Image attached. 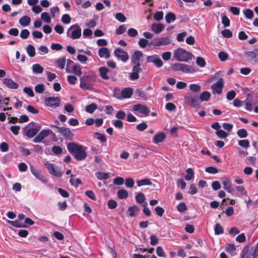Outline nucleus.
<instances>
[{
    "label": "nucleus",
    "mask_w": 258,
    "mask_h": 258,
    "mask_svg": "<svg viewBox=\"0 0 258 258\" xmlns=\"http://www.w3.org/2000/svg\"><path fill=\"white\" fill-rule=\"evenodd\" d=\"M44 166L48 170L49 173L51 174L56 177L61 176L62 172H61L60 169L54 164L49 162H46L44 163Z\"/></svg>",
    "instance_id": "7"
},
{
    "label": "nucleus",
    "mask_w": 258,
    "mask_h": 258,
    "mask_svg": "<svg viewBox=\"0 0 258 258\" xmlns=\"http://www.w3.org/2000/svg\"><path fill=\"white\" fill-rule=\"evenodd\" d=\"M243 14L245 17L248 19H251L253 17V11L249 9H245L243 11Z\"/></svg>",
    "instance_id": "43"
},
{
    "label": "nucleus",
    "mask_w": 258,
    "mask_h": 258,
    "mask_svg": "<svg viewBox=\"0 0 258 258\" xmlns=\"http://www.w3.org/2000/svg\"><path fill=\"white\" fill-rule=\"evenodd\" d=\"M97 178L99 180L107 179L109 178L108 174L103 172H99L96 174Z\"/></svg>",
    "instance_id": "45"
},
{
    "label": "nucleus",
    "mask_w": 258,
    "mask_h": 258,
    "mask_svg": "<svg viewBox=\"0 0 258 258\" xmlns=\"http://www.w3.org/2000/svg\"><path fill=\"white\" fill-rule=\"evenodd\" d=\"M137 184L138 186L143 185H150L152 184V182L149 178H144L141 180H138L136 181Z\"/></svg>",
    "instance_id": "31"
},
{
    "label": "nucleus",
    "mask_w": 258,
    "mask_h": 258,
    "mask_svg": "<svg viewBox=\"0 0 258 258\" xmlns=\"http://www.w3.org/2000/svg\"><path fill=\"white\" fill-rule=\"evenodd\" d=\"M176 19L175 15L172 13H168L165 16V20L167 23H170Z\"/></svg>",
    "instance_id": "39"
},
{
    "label": "nucleus",
    "mask_w": 258,
    "mask_h": 258,
    "mask_svg": "<svg viewBox=\"0 0 258 258\" xmlns=\"http://www.w3.org/2000/svg\"><path fill=\"white\" fill-rule=\"evenodd\" d=\"M99 72L100 77L104 80H108L109 79L107 74L109 70L106 67H100L99 69Z\"/></svg>",
    "instance_id": "28"
},
{
    "label": "nucleus",
    "mask_w": 258,
    "mask_h": 258,
    "mask_svg": "<svg viewBox=\"0 0 258 258\" xmlns=\"http://www.w3.org/2000/svg\"><path fill=\"white\" fill-rule=\"evenodd\" d=\"M143 56L141 51L136 50L132 54L131 59L132 64H141V59Z\"/></svg>",
    "instance_id": "16"
},
{
    "label": "nucleus",
    "mask_w": 258,
    "mask_h": 258,
    "mask_svg": "<svg viewBox=\"0 0 258 258\" xmlns=\"http://www.w3.org/2000/svg\"><path fill=\"white\" fill-rule=\"evenodd\" d=\"M216 135L221 139L226 138L228 134L222 130H218L216 132Z\"/></svg>",
    "instance_id": "52"
},
{
    "label": "nucleus",
    "mask_w": 258,
    "mask_h": 258,
    "mask_svg": "<svg viewBox=\"0 0 258 258\" xmlns=\"http://www.w3.org/2000/svg\"><path fill=\"white\" fill-rule=\"evenodd\" d=\"M138 44L141 48H145L147 46L151 45L149 41L144 38H140L139 40Z\"/></svg>",
    "instance_id": "44"
},
{
    "label": "nucleus",
    "mask_w": 258,
    "mask_h": 258,
    "mask_svg": "<svg viewBox=\"0 0 258 258\" xmlns=\"http://www.w3.org/2000/svg\"><path fill=\"white\" fill-rule=\"evenodd\" d=\"M135 199L138 203L142 204L145 202L146 198L144 194L142 192H139L136 195Z\"/></svg>",
    "instance_id": "37"
},
{
    "label": "nucleus",
    "mask_w": 258,
    "mask_h": 258,
    "mask_svg": "<svg viewBox=\"0 0 258 258\" xmlns=\"http://www.w3.org/2000/svg\"><path fill=\"white\" fill-rule=\"evenodd\" d=\"M133 109L134 111H139L145 115H148L150 112L149 109L146 106L140 104L134 105Z\"/></svg>",
    "instance_id": "21"
},
{
    "label": "nucleus",
    "mask_w": 258,
    "mask_h": 258,
    "mask_svg": "<svg viewBox=\"0 0 258 258\" xmlns=\"http://www.w3.org/2000/svg\"><path fill=\"white\" fill-rule=\"evenodd\" d=\"M189 89L194 92H197L201 89V86L198 84H192L189 85Z\"/></svg>",
    "instance_id": "60"
},
{
    "label": "nucleus",
    "mask_w": 258,
    "mask_h": 258,
    "mask_svg": "<svg viewBox=\"0 0 258 258\" xmlns=\"http://www.w3.org/2000/svg\"><path fill=\"white\" fill-rule=\"evenodd\" d=\"M222 184L225 190L230 194H233V189L232 187V183L230 178H226L222 181Z\"/></svg>",
    "instance_id": "24"
},
{
    "label": "nucleus",
    "mask_w": 258,
    "mask_h": 258,
    "mask_svg": "<svg viewBox=\"0 0 258 258\" xmlns=\"http://www.w3.org/2000/svg\"><path fill=\"white\" fill-rule=\"evenodd\" d=\"M164 29V25L160 23H153L151 25V30L156 34L160 33Z\"/></svg>",
    "instance_id": "27"
},
{
    "label": "nucleus",
    "mask_w": 258,
    "mask_h": 258,
    "mask_svg": "<svg viewBox=\"0 0 258 258\" xmlns=\"http://www.w3.org/2000/svg\"><path fill=\"white\" fill-rule=\"evenodd\" d=\"M173 70L181 71L183 73H193L195 72V69L191 66L184 63H175L171 66Z\"/></svg>",
    "instance_id": "5"
},
{
    "label": "nucleus",
    "mask_w": 258,
    "mask_h": 258,
    "mask_svg": "<svg viewBox=\"0 0 258 258\" xmlns=\"http://www.w3.org/2000/svg\"><path fill=\"white\" fill-rule=\"evenodd\" d=\"M31 22V19L27 16H23L19 20V24L23 27H26L29 25Z\"/></svg>",
    "instance_id": "30"
},
{
    "label": "nucleus",
    "mask_w": 258,
    "mask_h": 258,
    "mask_svg": "<svg viewBox=\"0 0 258 258\" xmlns=\"http://www.w3.org/2000/svg\"><path fill=\"white\" fill-rule=\"evenodd\" d=\"M45 90L44 85L42 84H39L35 86V91L36 93H42Z\"/></svg>",
    "instance_id": "54"
},
{
    "label": "nucleus",
    "mask_w": 258,
    "mask_h": 258,
    "mask_svg": "<svg viewBox=\"0 0 258 258\" xmlns=\"http://www.w3.org/2000/svg\"><path fill=\"white\" fill-rule=\"evenodd\" d=\"M97 80V75L94 72H89L80 78V87L83 90H91Z\"/></svg>",
    "instance_id": "2"
},
{
    "label": "nucleus",
    "mask_w": 258,
    "mask_h": 258,
    "mask_svg": "<svg viewBox=\"0 0 258 258\" xmlns=\"http://www.w3.org/2000/svg\"><path fill=\"white\" fill-rule=\"evenodd\" d=\"M49 130H42L33 139L34 143L41 142L45 137L48 136L50 133Z\"/></svg>",
    "instance_id": "20"
},
{
    "label": "nucleus",
    "mask_w": 258,
    "mask_h": 258,
    "mask_svg": "<svg viewBox=\"0 0 258 258\" xmlns=\"http://www.w3.org/2000/svg\"><path fill=\"white\" fill-rule=\"evenodd\" d=\"M237 134L241 138H246L247 136V133L246 131L243 128L237 131Z\"/></svg>",
    "instance_id": "58"
},
{
    "label": "nucleus",
    "mask_w": 258,
    "mask_h": 258,
    "mask_svg": "<svg viewBox=\"0 0 258 258\" xmlns=\"http://www.w3.org/2000/svg\"><path fill=\"white\" fill-rule=\"evenodd\" d=\"M67 148L69 152L72 154L77 160H83L87 157V148L75 143H69Z\"/></svg>",
    "instance_id": "1"
},
{
    "label": "nucleus",
    "mask_w": 258,
    "mask_h": 258,
    "mask_svg": "<svg viewBox=\"0 0 258 258\" xmlns=\"http://www.w3.org/2000/svg\"><path fill=\"white\" fill-rule=\"evenodd\" d=\"M117 197L120 199H124L128 197V194L127 190L121 189L118 190L117 193Z\"/></svg>",
    "instance_id": "34"
},
{
    "label": "nucleus",
    "mask_w": 258,
    "mask_h": 258,
    "mask_svg": "<svg viewBox=\"0 0 258 258\" xmlns=\"http://www.w3.org/2000/svg\"><path fill=\"white\" fill-rule=\"evenodd\" d=\"M177 209L178 212L183 213L187 210V207L184 203H180L177 206Z\"/></svg>",
    "instance_id": "51"
},
{
    "label": "nucleus",
    "mask_w": 258,
    "mask_h": 258,
    "mask_svg": "<svg viewBox=\"0 0 258 258\" xmlns=\"http://www.w3.org/2000/svg\"><path fill=\"white\" fill-rule=\"evenodd\" d=\"M30 170L31 173L34 176V177L39 179L43 183H47V180L45 177L41 173V172L36 169L33 166L31 165L30 167Z\"/></svg>",
    "instance_id": "15"
},
{
    "label": "nucleus",
    "mask_w": 258,
    "mask_h": 258,
    "mask_svg": "<svg viewBox=\"0 0 258 258\" xmlns=\"http://www.w3.org/2000/svg\"><path fill=\"white\" fill-rule=\"evenodd\" d=\"M72 70H69V67L66 69V71L69 73H73L77 76H81L82 74L81 67L79 64L74 62L73 66L72 67Z\"/></svg>",
    "instance_id": "22"
},
{
    "label": "nucleus",
    "mask_w": 258,
    "mask_h": 258,
    "mask_svg": "<svg viewBox=\"0 0 258 258\" xmlns=\"http://www.w3.org/2000/svg\"><path fill=\"white\" fill-rule=\"evenodd\" d=\"M2 82L6 87L11 89H17L19 87V84L10 78L3 79Z\"/></svg>",
    "instance_id": "19"
},
{
    "label": "nucleus",
    "mask_w": 258,
    "mask_h": 258,
    "mask_svg": "<svg viewBox=\"0 0 258 258\" xmlns=\"http://www.w3.org/2000/svg\"><path fill=\"white\" fill-rule=\"evenodd\" d=\"M224 80L223 79H220L218 82L214 83L211 86V89L213 94H220L222 92V89L224 87Z\"/></svg>",
    "instance_id": "14"
},
{
    "label": "nucleus",
    "mask_w": 258,
    "mask_h": 258,
    "mask_svg": "<svg viewBox=\"0 0 258 258\" xmlns=\"http://www.w3.org/2000/svg\"><path fill=\"white\" fill-rule=\"evenodd\" d=\"M173 57L178 61L187 62L192 59V54L182 48H178L174 50Z\"/></svg>",
    "instance_id": "3"
},
{
    "label": "nucleus",
    "mask_w": 258,
    "mask_h": 258,
    "mask_svg": "<svg viewBox=\"0 0 258 258\" xmlns=\"http://www.w3.org/2000/svg\"><path fill=\"white\" fill-rule=\"evenodd\" d=\"M228 54L224 51H220L218 54L219 59L222 61H225L228 58Z\"/></svg>",
    "instance_id": "61"
},
{
    "label": "nucleus",
    "mask_w": 258,
    "mask_h": 258,
    "mask_svg": "<svg viewBox=\"0 0 258 258\" xmlns=\"http://www.w3.org/2000/svg\"><path fill=\"white\" fill-rule=\"evenodd\" d=\"M97 106L95 103H91L86 106L85 110L89 113H92L97 109Z\"/></svg>",
    "instance_id": "40"
},
{
    "label": "nucleus",
    "mask_w": 258,
    "mask_h": 258,
    "mask_svg": "<svg viewBox=\"0 0 258 258\" xmlns=\"http://www.w3.org/2000/svg\"><path fill=\"white\" fill-rule=\"evenodd\" d=\"M222 23L225 27H227L230 26V20L225 15L222 16Z\"/></svg>",
    "instance_id": "50"
},
{
    "label": "nucleus",
    "mask_w": 258,
    "mask_h": 258,
    "mask_svg": "<svg viewBox=\"0 0 258 258\" xmlns=\"http://www.w3.org/2000/svg\"><path fill=\"white\" fill-rule=\"evenodd\" d=\"M114 55L118 60H120L123 62H126L129 59L128 53L121 48H117L114 51Z\"/></svg>",
    "instance_id": "8"
},
{
    "label": "nucleus",
    "mask_w": 258,
    "mask_h": 258,
    "mask_svg": "<svg viewBox=\"0 0 258 258\" xmlns=\"http://www.w3.org/2000/svg\"><path fill=\"white\" fill-rule=\"evenodd\" d=\"M142 71L141 64H133L132 72L130 76V79L132 80L138 79L139 78V73Z\"/></svg>",
    "instance_id": "18"
},
{
    "label": "nucleus",
    "mask_w": 258,
    "mask_h": 258,
    "mask_svg": "<svg viewBox=\"0 0 258 258\" xmlns=\"http://www.w3.org/2000/svg\"><path fill=\"white\" fill-rule=\"evenodd\" d=\"M61 21L64 24H69L71 21V18L68 14H64L61 18Z\"/></svg>",
    "instance_id": "64"
},
{
    "label": "nucleus",
    "mask_w": 258,
    "mask_h": 258,
    "mask_svg": "<svg viewBox=\"0 0 258 258\" xmlns=\"http://www.w3.org/2000/svg\"><path fill=\"white\" fill-rule=\"evenodd\" d=\"M211 97V94L208 91L203 92L200 96V99L202 101H207Z\"/></svg>",
    "instance_id": "38"
},
{
    "label": "nucleus",
    "mask_w": 258,
    "mask_h": 258,
    "mask_svg": "<svg viewBox=\"0 0 258 258\" xmlns=\"http://www.w3.org/2000/svg\"><path fill=\"white\" fill-rule=\"evenodd\" d=\"M223 37L227 38H231L232 36V32L229 29H225L221 32Z\"/></svg>",
    "instance_id": "56"
},
{
    "label": "nucleus",
    "mask_w": 258,
    "mask_h": 258,
    "mask_svg": "<svg viewBox=\"0 0 258 258\" xmlns=\"http://www.w3.org/2000/svg\"><path fill=\"white\" fill-rule=\"evenodd\" d=\"M26 51L30 57H33L35 55V47L31 44H29L27 46Z\"/></svg>",
    "instance_id": "36"
},
{
    "label": "nucleus",
    "mask_w": 258,
    "mask_h": 258,
    "mask_svg": "<svg viewBox=\"0 0 258 258\" xmlns=\"http://www.w3.org/2000/svg\"><path fill=\"white\" fill-rule=\"evenodd\" d=\"M115 18L120 22H124L126 21V18L121 13H117L115 14Z\"/></svg>",
    "instance_id": "49"
},
{
    "label": "nucleus",
    "mask_w": 258,
    "mask_h": 258,
    "mask_svg": "<svg viewBox=\"0 0 258 258\" xmlns=\"http://www.w3.org/2000/svg\"><path fill=\"white\" fill-rule=\"evenodd\" d=\"M166 137L165 133L163 132H158L154 135L153 142L155 144H158L163 142Z\"/></svg>",
    "instance_id": "23"
},
{
    "label": "nucleus",
    "mask_w": 258,
    "mask_h": 258,
    "mask_svg": "<svg viewBox=\"0 0 258 258\" xmlns=\"http://www.w3.org/2000/svg\"><path fill=\"white\" fill-rule=\"evenodd\" d=\"M138 31L134 28H130L127 31V34L131 37H134L138 35Z\"/></svg>",
    "instance_id": "59"
},
{
    "label": "nucleus",
    "mask_w": 258,
    "mask_h": 258,
    "mask_svg": "<svg viewBox=\"0 0 258 258\" xmlns=\"http://www.w3.org/2000/svg\"><path fill=\"white\" fill-rule=\"evenodd\" d=\"M236 189L237 191L238 196H246L247 192L244 187L242 186H237L236 187Z\"/></svg>",
    "instance_id": "42"
},
{
    "label": "nucleus",
    "mask_w": 258,
    "mask_h": 258,
    "mask_svg": "<svg viewBox=\"0 0 258 258\" xmlns=\"http://www.w3.org/2000/svg\"><path fill=\"white\" fill-rule=\"evenodd\" d=\"M147 61L148 62L154 63L158 68H160L163 65L162 61L157 54L148 56Z\"/></svg>",
    "instance_id": "17"
},
{
    "label": "nucleus",
    "mask_w": 258,
    "mask_h": 258,
    "mask_svg": "<svg viewBox=\"0 0 258 258\" xmlns=\"http://www.w3.org/2000/svg\"><path fill=\"white\" fill-rule=\"evenodd\" d=\"M240 258H258V243L254 247L247 245L243 247Z\"/></svg>",
    "instance_id": "4"
},
{
    "label": "nucleus",
    "mask_w": 258,
    "mask_h": 258,
    "mask_svg": "<svg viewBox=\"0 0 258 258\" xmlns=\"http://www.w3.org/2000/svg\"><path fill=\"white\" fill-rule=\"evenodd\" d=\"M163 18V12L162 11H158L155 13L154 15V19L156 21H160Z\"/></svg>",
    "instance_id": "57"
},
{
    "label": "nucleus",
    "mask_w": 258,
    "mask_h": 258,
    "mask_svg": "<svg viewBox=\"0 0 258 258\" xmlns=\"http://www.w3.org/2000/svg\"><path fill=\"white\" fill-rule=\"evenodd\" d=\"M125 184L127 187L132 188L134 185V180L132 178H127L125 179Z\"/></svg>",
    "instance_id": "53"
},
{
    "label": "nucleus",
    "mask_w": 258,
    "mask_h": 258,
    "mask_svg": "<svg viewBox=\"0 0 258 258\" xmlns=\"http://www.w3.org/2000/svg\"><path fill=\"white\" fill-rule=\"evenodd\" d=\"M41 19L46 23H49L51 21V19L48 15V14L46 12H43L41 15Z\"/></svg>",
    "instance_id": "46"
},
{
    "label": "nucleus",
    "mask_w": 258,
    "mask_h": 258,
    "mask_svg": "<svg viewBox=\"0 0 258 258\" xmlns=\"http://www.w3.org/2000/svg\"><path fill=\"white\" fill-rule=\"evenodd\" d=\"M171 42L170 37H161L154 39L151 42L150 44L155 46H161L168 45Z\"/></svg>",
    "instance_id": "9"
},
{
    "label": "nucleus",
    "mask_w": 258,
    "mask_h": 258,
    "mask_svg": "<svg viewBox=\"0 0 258 258\" xmlns=\"http://www.w3.org/2000/svg\"><path fill=\"white\" fill-rule=\"evenodd\" d=\"M225 250L231 255H234L237 253V248L233 243H228L226 246Z\"/></svg>",
    "instance_id": "25"
},
{
    "label": "nucleus",
    "mask_w": 258,
    "mask_h": 258,
    "mask_svg": "<svg viewBox=\"0 0 258 258\" xmlns=\"http://www.w3.org/2000/svg\"><path fill=\"white\" fill-rule=\"evenodd\" d=\"M215 232L216 234H222L224 232L223 227L220 224H216L214 228Z\"/></svg>",
    "instance_id": "48"
},
{
    "label": "nucleus",
    "mask_w": 258,
    "mask_h": 258,
    "mask_svg": "<svg viewBox=\"0 0 258 258\" xmlns=\"http://www.w3.org/2000/svg\"><path fill=\"white\" fill-rule=\"evenodd\" d=\"M244 55L247 61L252 64L258 63L257 54L253 51H245Z\"/></svg>",
    "instance_id": "13"
},
{
    "label": "nucleus",
    "mask_w": 258,
    "mask_h": 258,
    "mask_svg": "<svg viewBox=\"0 0 258 258\" xmlns=\"http://www.w3.org/2000/svg\"><path fill=\"white\" fill-rule=\"evenodd\" d=\"M126 30V27L124 25L119 26L116 30V33L118 35L123 34Z\"/></svg>",
    "instance_id": "63"
},
{
    "label": "nucleus",
    "mask_w": 258,
    "mask_h": 258,
    "mask_svg": "<svg viewBox=\"0 0 258 258\" xmlns=\"http://www.w3.org/2000/svg\"><path fill=\"white\" fill-rule=\"evenodd\" d=\"M44 102L47 106L55 108L60 105V99L58 97H48L45 99Z\"/></svg>",
    "instance_id": "10"
},
{
    "label": "nucleus",
    "mask_w": 258,
    "mask_h": 258,
    "mask_svg": "<svg viewBox=\"0 0 258 258\" xmlns=\"http://www.w3.org/2000/svg\"><path fill=\"white\" fill-rule=\"evenodd\" d=\"M207 172L212 174H216L218 172V170L217 168L213 166L208 167L205 169Z\"/></svg>",
    "instance_id": "62"
},
{
    "label": "nucleus",
    "mask_w": 258,
    "mask_h": 258,
    "mask_svg": "<svg viewBox=\"0 0 258 258\" xmlns=\"http://www.w3.org/2000/svg\"><path fill=\"white\" fill-rule=\"evenodd\" d=\"M186 175L185 176V179L186 180H190L194 178V172L192 169L189 168L186 169Z\"/></svg>",
    "instance_id": "41"
},
{
    "label": "nucleus",
    "mask_w": 258,
    "mask_h": 258,
    "mask_svg": "<svg viewBox=\"0 0 258 258\" xmlns=\"http://www.w3.org/2000/svg\"><path fill=\"white\" fill-rule=\"evenodd\" d=\"M31 124H32L33 127L28 129L26 132V135L30 138H33L35 136L41 128V125L40 123L32 122L28 125Z\"/></svg>",
    "instance_id": "11"
},
{
    "label": "nucleus",
    "mask_w": 258,
    "mask_h": 258,
    "mask_svg": "<svg viewBox=\"0 0 258 258\" xmlns=\"http://www.w3.org/2000/svg\"><path fill=\"white\" fill-rule=\"evenodd\" d=\"M139 209L137 206L134 205L128 208V211L131 217H135L139 212Z\"/></svg>",
    "instance_id": "32"
},
{
    "label": "nucleus",
    "mask_w": 258,
    "mask_h": 258,
    "mask_svg": "<svg viewBox=\"0 0 258 258\" xmlns=\"http://www.w3.org/2000/svg\"><path fill=\"white\" fill-rule=\"evenodd\" d=\"M133 94L131 88H125L121 90V98H130Z\"/></svg>",
    "instance_id": "29"
},
{
    "label": "nucleus",
    "mask_w": 258,
    "mask_h": 258,
    "mask_svg": "<svg viewBox=\"0 0 258 258\" xmlns=\"http://www.w3.org/2000/svg\"><path fill=\"white\" fill-rule=\"evenodd\" d=\"M99 56L101 58H108L110 56V52L106 47H101L98 50Z\"/></svg>",
    "instance_id": "26"
},
{
    "label": "nucleus",
    "mask_w": 258,
    "mask_h": 258,
    "mask_svg": "<svg viewBox=\"0 0 258 258\" xmlns=\"http://www.w3.org/2000/svg\"><path fill=\"white\" fill-rule=\"evenodd\" d=\"M32 71L36 74H41L43 71V68L40 64L36 63L34 64L32 67Z\"/></svg>",
    "instance_id": "35"
},
{
    "label": "nucleus",
    "mask_w": 258,
    "mask_h": 258,
    "mask_svg": "<svg viewBox=\"0 0 258 258\" xmlns=\"http://www.w3.org/2000/svg\"><path fill=\"white\" fill-rule=\"evenodd\" d=\"M55 63L57 68L63 69L64 68L66 64V58L64 57L59 58L56 60Z\"/></svg>",
    "instance_id": "33"
},
{
    "label": "nucleus",
    "mask_w": 258,
    "mask_h": 258,
    "mask_svg": "<svg viewBox=\"0 0 258 258\" xmlns=\"http://www.w3.org/2000/svg\"><path fill=\"white\" fill-rule=\"evenodd\" d=\"M39 53L40 55H43L48 52V49L46 46L41 45L38 48Z\"/></svg>",
    "instance_id": "55"
},
{
    "label": "nucleus",
    "mask_w": 258,
    "mask_h": 258,
    "mask_svg": "<svg viewBox=\"0 0 258 258\" xmlns=\"http://www.w3.org/2000/svg\"><path fill=\"white\" fill-rule=\"evenodd\" d=\"M56 127L57 130V132L60 133L65 138L73 140L74 135L69 128L59 126H56Z\"/></svg>",
    "instance_id": "12"
},
{
    "label": "nucleus",
    "mask_w": 258,
    "mask_h": 258,
    "mask_svg": "<svg viewBox=\"0 0 258 258\" xmlns=\"http://www.w3.org/2000/svg\"><path fill=\"white\" fill-rule=\"evenodd\" d=\"M77 80V78L74 75H69L67 77L68 82L71 85H75L76 83Z\"/></svg>",
    "instance_id": "47"
},
{
    "label": "nucleus",
    "mask_w": 258,
    "mask_h": 258,
    "mask_svg": "<svg viewBox=\"0 0 258 258\" xmlns=\"http://www.w3.org/2000/svg\"><path fill=\"white\" fill-rule=\"evenodd\" d=\"M67 34H70V37L74 39H78L81 36V29L77 24L73 25L68 30Z\"/></svg>",
    "instance_id": "6"
}]
</instances>
